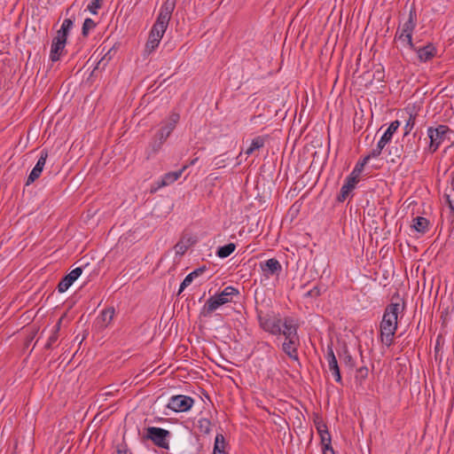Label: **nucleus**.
Returning a JSON list of instances; mask_svg holds the SVG:
<instances>
[{
    "instance_id": "nucleus-1",
    "label": "nucleus",
    "mask_w": 454,
    "mask_h": 454,
    "mask_svg": "<svg viewBox=\"0 0 454 454\" xmlns=\"http://www.w3.org/2000/svg\"><path fill=\"white\" fill-rule=\"evenodd\" d=\"M399 309L400 304L398 302H391L387 305L380 322L381 340L387 347H390L394 342L393 338L397 329Z\"/></svg>"
},
{
    "instance_id": "nucleus-2",
    "label": "nucleus",
    "mask_w": 454,
    "mask_h": 454,
    "mask_svg": "<svg viewBox=\"0 0 454 454\" xmlns=\"http://www.w3.org/2000/svg\"><path fill=\"white\" fill-rule=\"evenodd\" d=\"M180 120V114L176 112L170 113L165 124L155 134L151 147L153 153H156L161 148L162 145L166 142L171 132L176 128V125Z\"/></svg>"
},
{
    "instance_id": "nucleus-3",
    "label": "nucleus",
    "mask_w": 454,
    "mask_h": 454,
    "mask_svg": "<svg viewBox=\"0 0 454 454\" xmlns=\"http://www.w3.org/2000/svg\"><path fill=\"white\" fill-rule=\"evenodd\" d=\"M450 133L452 130L447 125L440 124L436 128L429 127L427 129V136L430 139L428 151L431 153L436 152L445 139L450 140L448 135Z\"/></svg>"
},
{
    "instance_id": "nucleus-4",
    "label": "nucleus",
    "mask_w": 454,
    "mask_h": 454,
    "mask_svg": "<svg viewBox=\"0 0 454 454\" xmlns=\"http://www.w3.org/2000/svg\"><path fill=\"white\" fill-rule=\"evenodd\" d=\"M420 136L417 137V133H413L411 136L404 137L402 138V150H403V160H407L408 161L416 160L418 158V153L419 151V141Z\"/></svg>"
},
{
    "instance_id": "nucleus-5",
    "label": "nucleus",
    "mask_w": 454,
    "mask_h": 454,
    "mask_svg": "<svg viewBox=\"0 0 454 454\" xmlns=\"http://www.w3.org/2000/svg\"><path fill=\"white\" fill-rule=\"evenodd\" d=\"M170 432L167 429L156 427H149L146 428V434L143 436L144 439L151 440L153 444L161 449H168V438Z\"/></svg>"
},
{
    "instance_id": "nucleus-6",
    "label": "nucleus",
    "mask_w": 454,
    "mask_h": 454,
    "mask_svg": "<svg viewBox=\"0 0 454 454\" xmlns=\"http://www.w3.org/2000/svg\"><path fill=\"white\" fill-rule=\"evenodd\" d=\"M258 321L260 327L265 332H268L272 335L281 334L282 320L280 317L269 314L262 315V313H258Z\"/></svg>"
},
{
    "instance_id": "nucleus-7",
    "label": "nucleus",
    "mask_w": 454,
    "mask_h": 454,
    "mask_svg": "<svg viewBox=\"0 0 454 454\" xmlns=\"http://www.w3.org/2000/svg\"><path fill=\"white\" fill-rule=\"evenodd\" d=\"M409 49L417 53L418 59L420 62H427L433 59L437 54V49L432 43L425 45L419 44V42H413V47L408 46Z\"/></svg>"
},
{
    "instance_id": "nucleus-8",
    "label": "nucleus",
    "mask_w": 454,
    "mask_h": 454,
    "mask_svg": "<svg viewBox=\"0 0 454 454\" xmlns=\"http://www.w3.org/2000/svg\"><path fill=\"white\" fill-rule=\"evenodd\" d=\"M231 301L229 298H222L218 294L210 296L200 312V317H209L222 305Z\"/></svg>"
},
{
    "instance_id": "nucleus-9",
    "label": "nucleus",
    "mask_w": 454,
    "mask_h": 454,
    "mask_svg": "<svg viewBox=\"0 0 454 454\" xmlns=\"http://www.w3.org/2000/svg\"><path fill=\"white\" fill-rule=\"evenodd\" d=\"M260 269L263 277L270 278L273 276H279L282 272V265L276 258H270L260 262Z\"/></svg>"
},
{
    "instance_id": "nucleus-10",
    "label": "nucleus",
    "mask_w": 454,
    "mask_h": 454,
    "mask_svg": "<svg viewBox=\"0 0 454 454\" xmlns=\"http://www.w3.org/2000/svg\"><path fill=\"white\" fill-rule=\"evenodd\" d=\"M415 21L408 20L403 25L401 32L397 30L395 38L405 43L407 46L413 47L412 32L416 27Z\"/></svg>"
},
{
    "instance_id": "nucleus-11",
    "label": "nucleus",
    "mask_w": 454,
    "mask_h": 454,
    "mask_svg": "<svg viewBox=\"0 0 454 454\" xmlns=\"http://www.w3.org/2000/svg\"><path fill=\"white\" fill-rule=\"evenodd\" d=\"M85 268L82 267H77L74 270H72L69 273L65 275L59 283L58 284L57 289L59 293L66 292L73 284L74 282L82 276L83 270Z\"/></svg>"
},
{
    "instance_id": "nucleus-12",
    "label": "nucleus",
    "mask_w": 454,
    "mask_h": 454,
    "mask_svg": "<svg viewBox=\"0 0 454 454\" xmlns=\"http://www.w3.org/2000/svg\"><path fill=\"white\" fill-rule=\"evenodd\" d=\"M284 330L281 329V334L285 336L286 339H298V324L294 320V318L291 317H286L284 318L283 323Z\"/></svg>"
},
{
    "instance_id": "nucleus-13",
    "label": "nucleus",
    "mask_w": 454,
    "mask_h": 454,
    "mask_svg": "<svg viewBox=\"0 0 454 454\" xmlns=\"http://www.w3.org/2000/svg\"><path fill=\"white\" fill-rule=\"evenodd\" d=\"M326 359L328 361L329 371L331 372L332 375L333 376L335 381L340 382L341 381L340 371L338 361L336 359V356L334 355L332 346H328V348H327Z\"/></svg>"
},
{
    "instance_id": "nucleus-14",
    "label": "nucleus",
    "mask_w": 454,
    "mask_h": 454,
    "mask_svg": "<svg viewBox=\"0 0 454 454\" xmlns=\"http://www.w3.org/2000/svg\"><path fill=\"white\" fill-rule=\"evenodd\" d=\"M197 243V238L187 234H183L179 241L175 245L174 249L177 255H184L188 248Z\"/></svg>"
},
{
    "instance_id": "nucleus-15",
    "label": "nucleus",
    "mask_w": 454,
    "mask_h": 454,
    "mask_svg": "<svg viewBox=\"0 0 454 454\" xmlns=\"http://www.w3.org/2000/svg\"><path fill=\"white\" fill-rule=\"evenodd\" d=\"M194 403V399H169L166 404L167 408L176 412H183L189 411Z\"/></svg>"
},
{
    "instance_id": "nucleus-16",
    "label": "nucleus",
    "mask_w": 454,
    "mask_h": 454,
    "mask_svg": "<svg viewBox=\"0 0 454 454\" xmlns=\"http://www.w3.org/2000/svg\"><path fill=\"white\" fill-rule=\"evenodd\" d=\"M358 179L353 176H347L344 184L341 186L340 193L337 195L338 202H344L349 196L350 192L356 188Z\"/></svg>"
},
{
    "instance_id": "nucleus-17",
    "label": "nucleus",
    "mask_w": 454,
    "mask_h": 454,
    "mask_svg": "<svg viewBox=\"0 0 454 454\" xmlns=\"http://www.w3.org/2000/svg\"><path fill=\"white\" fill-rule=\"evenodd\" d=\"M67 42V41L64 39H59L57 37L53 38L50 51V59L52 62L59 61L60 59L61 55L65 51Z\"/></svg>"
},
{
    "instance_id": "nucleus-18",
    "label": "nucleus",
    "mask_w": 454,
    "mask_h": 454,
    "mask_svg": "<svg viewBox=\"0 0 454 454\" xmlns=\"http://www.w3.org/2000/svg\"><path fill=\"white\" fill-rule=\"evenodd\" d=\"M313 421L317 434L320 436V442H325L328 438L331 437L327 425L324 422L322 417L318 414H314Z\"/></svg>"
},
{
    "instance_id": "nucleus-19",
    "label": "nucleus",
    "mask_w": 454,
    "mask_h": 454,
    "mask_svg": "<svg viewBox=\"0 0 454 454\" xmlns=\"http://www.w3.org/2000/svg\"><path fill=\"white\" fill-rule=\"evenodd\" d=\"M282 345L283 351L292 359L298 360L297 346L299 345L298 339H286Z\"/></svg>"
},
{
    "instance_id": "nucleus-20",
    "label": "nucleus",
    "mask_w": 454,
    "mask_h": 454,
    "mask_svg": "<svg viewBox=\"0 0 454 454\" xmlns=\"http://www.w3.org/2000/svg\"><path fill=\"white\" fill-rule=\"evenodd\" d=\"M163 35L164 33H160L159 30H154V28L152 27L148 41L145 44L146 51L149 52L154 51L158 47Z\"/></svg>"
},
{
    "instance_id": "nucleus-21",
    "label": "nucleus",
    "mask_w": 454,
    "mask_h": 454,
    "mask_svg": "<svg viewBox=\"0 0 454 454\" xmlns=\"http://www.w3.org/2000/svg\"><path fill=\"white\" fill-rule=\"evenodd\" d=\"M399 127L400 121L398 120L392 121L389 124L387 130L382 135V137H380L379 142L382 144L384 146H386V145H387L391 141L393 135L396 132Z\"/></svg>"
},
{
    "instance_id": "nucleus-22",
    "label": "nucleus",
    "mask_w": 454,
    "mask_h": 454,
    "mask_svg": "<svg viewBox=\"0 0 454 454\" xmlns=\"http://www.w3.org/2000/svg\"><path fill=\"white\" fill-rule=\"evenodd\" d=\"M186 168H187V166L185 165L179 170L166 173L163 176L160 183L159 184V187L167 186V185L173 184L175 181H176L182 176L184 170Z\"/></svg>"
},
{
    "instance_id": "nucleus-23",
    "label": "nucleus",
    "mask_w": 454,
    "mask_h": 454,
    "mask_svg": "<svg viewBox=\"0 0 454 454\" xmlns=\"http://www.w3.org/2000/svg\"><path fill=\"white\" fill-rule=\"evenodd\" d=\"M339 356L345 367L350 371L354 369L356 362L346 345L343 347L341 352L339 353Z\"/></svg>"
},
{
    "instance_id": "nucleus-24",
    "label": "nucleus",
    "mask_w": 454,
    "mask_h": 454,
    "mask_svg": "<svg viewBox=\"0 0 454 454\" xmlns=\"http://www.w3.org/2000/svg\"><path fill=\"white\" fill-rule=\"evenodd\" d=\"M73 26L74 20L71 18L65 19L55 37L67 41V36Z\"/></svg>"
},
{
    "instance_id": "nucleus-25",
    "label": "nucleus",
    "mask_w": 454,
    "mask_h": 454,
    "mask_svg": "<svg viewBox=\"0 0 454 454\" xmlns=\"http://www.w3.org/2000/svg\"><path fill=\"white\" fill-rule=\"evenodd\" d=\"M170 19L171 17L169 15L160 12L155 23L153 26V28H154V30H159L160 33H165Z\"/></svg>"
},
{
    "instance_id": "nucleus-26",
    "label": "nucleus",
    "mask_w": 454,
    "mask_h": 454,
    "mask_svg": "<svg viewBox=\"0 0 454 454\" xmlns=\"http://www.w3.org/2000/svg\"><path fill=\"white\" fill-rule=\"evenodd\" d=\"M114 316V309L113 307L104 309L98 317V324L101 327H106L113 320Z\"/></svg>"
},
{
    "instance_id": "nucleus-27",
    "label": "nucleus",
    "mask_w": 454,
    "mask_h": 454,
    "mask_svg": "<svg viewBox=\"0 0 454 454\" xmlns=\"http://www.w3.org/2000/svg\"><path fill=\"white\" fill-rule=\"evenodd\" d=\"M429 221L423 216H417L413 219L412 228L421 233L425 234L428 231Z\"/></svg>"
},
{
    "instance_id": "nucleus-28",
    "label": "nucleus",
    "mask_w": 454,
    "mask_h": 454,
    "mask_svg": "<svg viewBox=\"0 0 454 454\" xmlns=\"http://www.w3.org/2000/svg\"><path fill=\"white\" fill-rule=\"evenodd\" d=\"M61 323H62V317H60L58 320L57 324L54 325L52 333H51V336L49 337L46 344L44 345L45 349L53 348V345L56 343V341L59 339V333L60 330Z\"/></svg>"
},
{
    "instance_id": "nucleus-29",
    "label": "nucleus",
    "mask_w": 454,
    "mask_h": 454,
    "mask_svg": "<svg viewBox=\"0 0 454 454\" xmlns=\"http://www.w3.org/2000/svg\"><path fill=\"white\" fill-rule=\"evenodd\" d=\"M226 442L222 434H217L215 440L213 454H228L225 451Z\"/></svg>"
},
{
    "instance_id": "nucleus-30",
    "label": "nucleus",
    "mask_w": 454,
    "mask_h": 454,
    "mask_svg": "<svg viewBox=\"0 0 454 454\" xmlns=\"http://www.w3.org/2000/svg\"><path fill=\"white\" fill-rule=\"evenodd\" d=\"M265 138L263 137L258 136L252 140L251 145L245 151V153L247 155H251L254 151L259 150L264 146Z\"/></svg>"
},
{
    "instance_id": "nucleus-31",
    "label": "nucleus",
    "mask_w": 454,
    "mask_h": 454,
    "mask_svg": "<svg viewBox=\"0 0 454 454\" xmlns=\"http://www.w3.org/2000/svg\"><path fill=\"white\" fill-rule=\"evenodd\" d=\"M235 249L236 245L234 243H229L219 247L216 250V255L220 258H227L235 251Z\"/></svg>"
},
{
    "instance_id": "nucleus-32",
    "label": "nucleus",
    "mask_w": 454,
    "mask_h": 454,
    "mask_svg": "<svg viewBox=\"0 0 454 454\" xmlns=\"http://www.w3.org/2000/svg\"><path fill=\"white\" fill-rule=\"evenodd\" d=\"M368 161H369V157H364L361 160L356 162L354 169L352 170L350 175H348V176H353V177H356V179L359 180V176L362 173V171L364 170V168L368 163Z\"/></svg>"
},
{
    "instance_id": "nucleus-33",
    "label": "nucleus",
    "mask_w": 454,
    "mask_h": 454,
    "mask_svg": "<svg viewBox=\"0 0 454 454\" xmlns=\"http://www.w3.org/2000/svg\"><path fill=\"white\" fill-rule=\"evenodd\" d=\"M212 423L208 419L201 418L198 421V430L202 434H208L211 431Z\"/></svg>"
},
{
    "instance_id": "nucleus-34",
    "label": "nucleus",
    "mask_w": 454,
    "mask_h": 454,
    "mask_svg": "<svg viewBox=\"0 0 454 454\" xmlns=\"http://www.w3.org/2000/svg\"><path fill=\"white\" fill-rule=\"evenodd\" d=\"M176 0H166L160 10V12H162L163 14L172 16V13L176 8Z\"/></svg>"
},
{
    "instance_id": "nucleus-35",
    "label": "nucleus",
    "mask_w": 454,
    "mask_h": 454,
    "mask_svg": "<svg viewBox=\"0 0 454 454\" xmlns=\"http://www.w3.org/2000/svg\"><path fill=\"white\" fill-rule=\"evenodd\" d=\"M385 79V69L381 64H378L374 66V70L372 74V80L377 81L378 82H384Z\"/></svg>"
},
{
    "instance_id": "nucleus-36",
    "label": "nucleus",
    "mask_w": 454,
    "mask_h": 454,
    "mask_svg": "<svg viewBox=\"0 0 454 454\" xmlns=\"http://www.w3.org/2000/svg\"><path fill=\"white\" fill-rule=\"evenodd\" d=\"M96 26H97V24L92 19H90V18L85 19V20L82 24V36H84V37L88 36L90 31L91 29H93L94 27H96Z\"/></svg>"
},
{
    "instance_id": "nucleus-37",
    "label": "nucleus",
    "mask_w": 454,
    "mask_h": 454,
    "mask_svg": "<svg viewBox=\"0 0 454 454\" xmlns=\"http://www.w3.org/2000/svg\"><path fill=\"white\" fill-rule=\"evenodd\" d=\"M369 370L366 366H361L356 371L355 379L357 383L362 385L363 380L368 377Z\"/></svg>"
},
{
    "instance_id": "nucleus-38",
    "label": "nucleus",
    "mask_w": 454,
    "mask_h": 454,
    "mask_svg": "<svg viewBox=\"0 0 454 454\" xmlns=\"http://www.w3.org/2000/svg\"><path fill=\"white\" fill-rule=\"evenodd\" d=\"M239 294V290L232 286H226L220 294H218L222 298H231L234 295H238Z\"/></svg>"
},
{
    "instance_id": "nucleus-39",
    "label": "nucleus",
    "mask_w": 454,
    "mask_h": 454,
    "mask_svg": "<svg viewBox=\"0 0 454 454\" xmlns=\"http://www.w3.org/2000/svg\"><path fill=\"white\" fill-rule=\"evenodd\" d=\"M416 116V114H410L409 119L407 120L406 124L404 126V137H407V136H411L410 133L415 125Z\"/></svg>"
},
{
    "instance_id": "nucleus-40",
    "label": "nucleus",
    "mask_w": 454,
    "mask_h": 454,
    "mask_svg": "<svg viewBox=\"0 0 454 454\" xmlns=\"http://www.w3.org/2000/svg\"><path fill=\"white\" fill-rule=\"evenodd\" d=\"M388 154L390 156H392L391 158V161L392 162H396V160H401L403 159L402 155L403 154V150H402V147L399 148L398 146H392L390 149H389V152H388Z\"/></svg>"
},
{
    "instance_id": "nucleus-41",
    "label": "nucleus",
    "mask_w": 454,
    "mask_h": 454,
    "mask_svg": "<svg viewBox=\"0 0 454 454\" xmlns=\"http://www.w3.org/2000/svg\"><path fill=\"white\" fill-rule=\"evenodd\" d=\"M42 172H43L42 170H40L39 168H36L35 167H34L33 169L31 170V172L29 173L28 176H27V182H26V185H30L35 180H37L40 177Z\"/></svg>"
},
{
    "instance_id": "nucleus-42",
    "label": "nucleus",
    "mask_w": 454,
    "mask_h": 454,
    "mask_svg": "<svg viewBox=\"0 0 454 454\" xmlns=\"http://www.w3.org/2000/svg\"><path fill=\"white\" fill-rule=\"evenodd\" d=\"M47 158H48V151L46 149H43L41 151L40 157H39L36 164L35 165V167L43 171L44 168Z\"/></svg>"
},
{
    "instance_id": "nucleus-43",
    "label": "nucleus",
    "mask_w": 454,
    "mask_h": 454,
    "mask_svg": "<svg viewBox=\"0 0 454 454\" xmlns=\"http://www.w3.org/2000/svg\"><path fill=\"white\" fill-rule=\"evenodd\" d=\"M322 446L323 454H335L332 446V437L328 438L325 442H320Z\"/></svg>"
},
{
    "instance_id": "nucleus-44",
    "label": "nucleus",
    "mask_w": 454,
    "mask_h": 454,
    "mask_svg": "<svg viewBox=\"0 0 454 454\" xmlns=\"http://www.w3.org/2000/svg\"><path fill=\"white\" fill-rule=\"evenodd\" d=\"M320 295H321V289H320V287L317 286H315L310 290L305 292L304 294H303V297L304 298H313V299H315V298H317Z\"/></svg>"
},
{
    "instance_id": "nucleus-45",
    "label": "nucleus",
    "mask_w": 454,
    "mask_h": 454,
    "mask_svg": "<svg viewBox=\"0 0 454 454\" xmlns=\"http://www.w3.org/2000/svg\"><path fill=\"white\" fill-rule=\"evenodd\" d=\"M434 359L435 361H439V363L442 360V352L441 347V337L439 336L436 340V343L434 346Z\"/></svg>"
},
{
    "instance_id": "nucleus-46",
    "label": "nucleus",
    "mask_w": 454,
    "mask_h": 454,
    "mask_svg": "<svg viewBox=\"0 0 454 454\" xmlns=\"http://www.w3.org/2000/svg\"><path fill=\"white\" fill-rule=\"evenodd\" d=\"M102 2L103 0H91L87 8L92 14H97L98 10L102 6Z\"/></svg>"
},
{
    "instance_id": "nucleus-47",
    "label": "nucleus",
    "mask_w": 454,
    "mask_h": 454,
    "mask_svg": "<svg viewBox=\"0 0 454 454\" xmlns=\"http://www.w3.org/2000/svg\"><path fill=\"white\" fill-rule=\"evenodd\" d=\"M193 276H192L190 273L184 278V279L183 280V282L181 283L180 285V287H179V290H178V293H177V295H180L181 293L188 286L192 284V282L193 281Z\"/></svg>"
},
{
    "instance_id": "nucleus-48",
    "label": "nucleus",
    "mask_w": 454,
    "mask_h": 454,
    "mask_svg": "<svg viewBox=\"0 0 454 454\" xmlns=\"http://www.w3.org/2000/svg\"><path fill=\"white\" fill-rule=\"evenodd\" d=\"M384 145L378 142L376 148L372 149V151L366 155L365 157H369V160L372 158L379 157L381 154L382 150L384 149Z\"/></svg>"
},
{
    "instance_id": "nucleus-49",
    "label": "nucleus",
    "mask_w": 454,
    "mask_h": 454,
    "mask_svg": "<svg viewBox=\"0 0 454 454\" xmlns=\"http://www.w3.org/2000/svg\"><path fill=\"white\" fill-rule=\"evenodd\" d=\"M256 401V405L257 407L259 408H262L263 410H265L269 414H272V415H276V410L277 408H273L271 409L270 407H267L265 404H264V399H255Z\"/></svg>"
},
{
    "instance_id": "nucleus-50",
    "label": "nucleus",
    "mask_w": 454,
    "mask_h": 454,
    "mask_svg": "<svg viewBox=\"0 0 454 454\" xmlns=\"http://www.w3.org/2000/svg\"><path fill=\"white\" fill-rule=\"evenodd\" d=\"M223 157L224 154L219 155L214 159V164L216 168H221L224 167L225 159Z\"/></svg>"
},
{
    "instance_id": "nucleus-51",
    "label": "nucleus",
    "mask_w": 454,
    "mask_h": 454,
    "mask_svg": "<svg viewBox=\"0 0 454 454\" xmlns=\"http://www.w3.org/2000/svg\"><path fill=\"white\" fill-rule=\"evenodd\" d=\"M207 270V267L205 265L199 267L195 269L193 271H192L190 274L193 276V278H198L199 276L202 275Z\"/></svg>"
},
{
    "instance_id": "nucleus-52",
    "label": "nucleus",
    "mask_w": 454,
    "mask_h": 454,
    "mask_svg": "<svg viewBox=\"0 0 454 454\" xmlns=\"http://www.w3.org/2000/svg\"><path fill=\"white\" fill-rule=\"evenodd\" d=\"M417 12H416V8H415V5L412 4L411 9H410V12H409V18H408V20H411V21H415V23H417Z\"/></svg>"
},
{
    "instance_id": "nucleus-53",
    "label": "nucleus",
    "mask_w": 454,
    "mask_h": 454,
    "mask_svg": "<svg viewBox=\"0 0 454 454\" xmlns=\"http://www.w3.org/2000/svg\"><path fill=\"white\" fill-rule=\"evenodd\" d=\"M117 454H132L128 450L126 444H121L118 446Z\"/></svg>"
},
{
    "instance_id": "nucleus-54",
    "label": "nucleus",
    "mask_w": 454,
    "mask_h": 454,
    "mask_svg": "<svg viewBox=\"0 0 454 454\" xmlns=\"http://www.w3.org/2000/svg\"><path fill=\"white\" fill-rule=\"evenodd\" d=\"M258 346L261 348L266 349L267 351H270L272 349V347L266 341H262L258 343Z\"/></svg>"
},
{
    "instance_id": "nucleus-55",
    "label": "nucleus",
    "mask_w": 454,
    "mask_h": 454,
    "mask_svg": "<svg viewBox=\"0 0 454 454\" xmlns=\"http://www.w3.org/2000/svg\"><path fill=\"white\" fill-rule=\"evenodd\" d=\"M36 334V331L33 332L27 338V345H28L32 340L33 339L35 338Z\"/></svg>"
},
{
    "instance_id": "nucleus-56",
    "label": "nucleus",
    "mask_w": 454,
    "mask_h": 454,
    "mask_svg": "<svg viewBox=\"0 0 454 454\" xmlns=\"http://www.w3.org/2000/svg\"><path fill=\"white\" fill-rule=\"evenodd\" d=\"M450 184H451L452 190L454 191V171L451 173V182H450Z\"/></svg>"
},
{
    "instance_id": "nucleus-57",
    "label": "nucleus",
    "mask_w": 454,
    "mask_h": 454,
    "mask_svg": "<svg viewBox=\"0 0 454 454\" xmlns=\"http://www.w3.org/2000/svg\"><path fill=\"white\" fill-rule=\"evenodd\" d=\"M447 200H448V202L450 204V207L451 209V213L454 215V207H453V206H452V204H451V202L450 200V197L449 196H447Z\"/></svg>"
},
{
    "instance_id": "nucleus-58",
    "label": "nucleus",
    "mask_w": 454,
    "mask_h": 454,
    "mask_svg": "<svg viewBox=\"0 0 454 454\" xmlns=\"http://www.w3.org/2000/svg\"><path fill=\"white\" fill-rule=\"evenodd\" d=\"M171 397H176V398H179V397H188L187 395H172Z\"/></svg>"
},
{
    "instance_id": "nucleus-59",
    "label": "nucleus",
    "mask_w": 454,
    "mask_h": 454,
    "mask_svg": "<svg viewBox=\"0 0 454 454\" xmlns=\"http://www.w3.org/2000/svg\"><path fill=\"white\" fill-rule=\"evenodd\" d=\"M199 158H195L191 160L190 165H194L198 161Z\"/></svg>"
},
{
    "instance_id": "nucleus-60",
    "label": "nucleus",
    "mask_w": 454,
    "mask_h": 454,
    "mask_svg": "<svg viewBox=\"0 0 454 454\" xmlns=\"http://www.w3.org/2000/svg\"><path fill=\"white\" fill-rule=\"evenodd\" d=\"M106 59V56H105V57H103V58L99 60V62L98 63V66L96 67V69H97V68H98V66L101 64V62H103V61H104V59Z\"/></svg>"
},
{
    "instance_id": "nucleus-61",
    "label": "nucleus",
    "mask_w": 454,
    "mask_h": 454,
    "mask_svg": "<svg viewBox=\"0 0 454 454\" xmlns=\"http://www.w3.org/2000/svg\"><path fill=\"white\" fill-rule=\"evenodd\" d=\"M359 353H360L361 358L363 359V351L361 349V346H359Z\"/></svg>"
},
{
    "instance_id": "nucleus-62",
    "label": "nucleus",
    "mask_w": 454,
    "mask_h": 454,
    "mask_svg": "<svg viewBox=\"0 0 454 454\" xmlns=\"http://www.w3.org/2000/svg\"><path fill=\"white\" fill-rule=\"evenodd\" d=\"M112 394H113V392L110 390V391L106 392L104 395H112Z\"/></svg>"
},
{
    "instance_id": "nucleus-63",
    "label": "nucleus",
    "mask_w": 454,
    "mask_h": 454,
    "mask_svg": "<svg viewBox=\"0 0 454 454\" xmlns=\"http://www.w3.org/2000/svg\"><path fill=\"white\" fill-rule=\"evenodd\" d=\"M110 54V51L106 52V57Z\"/></svg>"
},
{
    "instance_id": "nucleus-64",
    "label": "nucleus",
    "mask_w": 454,
    "mask_h": 454,
    "mask_svg": "<svg viewBox=\"0 0 454 454\" xmlns=\"http://www.w3.org/2000/svg\"><path fill=\"white\" fill-rule=\"evenodd\" d=\"M110 54V51L106 52V57Z\"/></svg>"
}]
</instances>
